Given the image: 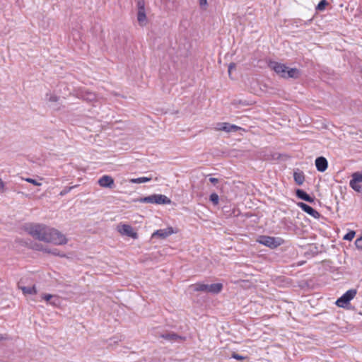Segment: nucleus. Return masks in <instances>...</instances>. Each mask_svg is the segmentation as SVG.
Returning <instances> with one entry per match:
<instances>
[{"label": "nucleus", "instance_id": "6ab92c4d", "mask_svg": "<svg viewBox=\"0 0 362 362\" xmlns=\"http://www.w3.org/2000/svg\"><path fill=\"white\" fill-rule=\"evenodd\" d=\"M155 198L156 194H151L150 196L140 197L137 199V201L140 203H151L155 204Z\"/></svg>", "mask_w": 362, "mask_h": 362}, {"label": "nucleus", "instance_id": "c756f323", "mask_svg": "<svg viewBox=\"0 0 362 362\" xmlns=\"http://www.w3.org/2000/svg\"><path fill=\"white\" fill-rule=\"evenodd\" d=\"M46 98L50 102H57L59 99V98L58 96H57L55 95H52V94H50V95L47 94Z\"/></svg>", "mask_w": 362, "mask_h": 362}, {"label": "nucleus", "instance_id": "393cba45", "mask_svg": "<svg viewBox=\"0 0 362 362\" xmlns=\"http://www.w3.org/2000/svg\"><path fill=\"white\" fill-rule=\"evenodd\" d=\"M209 200L213 203L214 205L218 204L219 197L216 193H212L209 196Z\"/></svg>", "mask_w": 362, "mask_h": 362}, {"label": "nucleus", "instance_id": "dca6fc26", "mask_svg": "<svg viewBox=\"0 0 362 362\" xmlns=\"http://www.w3.org/2000/svg\"><path fill=\"white\" fill-rule=\"evenodd\" d=\"M81 98L86 101L88 102H92L94 101L96 99L95 94L92 92H81Z\"/></svg>", "mask_w": 362, "mask_h": 362}, {"label": "nucleus", "instance_id": "4be33fe9", "mask_svg": "<svg viewBox=\"0 0 362 362\" xmlns=\"http://www.w3.org/2000/svg\"><path fill=\"white\" fill-rule=\"evenodd\" d=\"M351 181L354 182H362V170L361 172H355L351 175Z\"/></svg>", "mask_w": 362, "mask_h": 362}, {"label": "nucleus", "instance_id": "a211bd4d", "mask_svg": "<svg viewBox=\"0 0 362 362\" xmlns=\"http://www.w3.org/2000/svg\"><path fill=\"white\" fill-rule=\"evenodd\" d=\"M162 337L168 341H177V339H182V337L173 332L163 334Z\"/></svg>", "mask_w": 362, "mask_h": 362}, {"label": "nucleus", "instance_id": "72a5a7b5", "mask_svg": "<svg viewBox=\"0 0 362 362\" xmlns=\"http://www.w3.org/2000/svg\"><path fill=\"white\" fill-rule=\"evenodd\" d=\"M232 358H233L235 359H237L238 361H243L246 357H245L243 356H241V355H239L238 354H236V353L233 352V354H232Z\"/></svg>", "mask_w": 362, "mask_h": 362}, {"label": "nucleus", "instance_id": "2eb2a0df", "mask_svg": "<svg viewBox=\"0 0 362 362\" xmlns=\"http://www.w3.org/2000/svg\"><path fill=\"white\" fill-rule=\"evenodd\" d=\"M18 288L23 291V294L33 295L37 293L36 288L35 286H23L18 283Z\"/></svg>", "mask_w": 362, "mask_h": 362}, {"label": "nucleus", "instance_id": "f8f14e48", "mask_svg": "<svg viewBox=\"0 0 362 362\" xmlns=\"http://www.w3.org/2000/svg\"><path fill=\"white\" fill-rule=\"evenodd\" d=\"M222 289L223 284L221 283L207 284V293L218 294L222 291Z\"/></svg>", "mask_w": 362, "mask_h": 362}, {"label": "nucleus", "instance_id": "f03ea898", "mask_svg": "<svg viewBox=\"0 0 362 362\" xmlns=\"http://www.w3.org/2000/svg\"><path fill=\"white\" fill-rule=\"evenodd\" d=\"M257 241L259 243L272 249L276 248L284 243V240L281 238L267 235L259 236Z\"/></svg>", "mask_w": 362, "mask_h": 362}, {"label": "nucleus", "instance_id": "ea45409f", "mask_svg": "<svg viewBox=\"0 0 362 362\" xmlns=\"http://www.w3.org/2000/svg\"><path fill=\"white\" fill-rule=\"evenodd\" d=\"M49 303L53 305H57L59 304V298H58V301L55 300V299H52Z\"/></svg>", "mask_w": 362, "mask_h": 362}, {"label": "nucleus", "instance_id": "6e6552de", "mask_svg": "<svg viewBox=\"0 0 362 362\" xmlns=\"http://www.w3.org/2000/svg\"><path fill=\"white\" fill-rule=\"evenodd\" d=\"M98 184L103 187L112 188L114 179L110 175H103L98 180Z\"/></svg>", "mask_w": 362, "mask_h": 362}, {"label": "nucleus", "instance_id": "f3484780", "mask_svg": "<svg viewBox=\"0 0 362 362\" xmlns=\"http://www.w3.org/2000/svg\"><path fill=\"white\" fill-rule=\"evenodd\" d=\"M146 11H138L137 13V21L139 24L141 26H144L146 23Z\"/></svg>", "mask_w": 362, "mask_h": 362}, {"label": "nucleus", "instance_id": "ddd939ff", "mask_svg": "<svg viewBox=\"0 0 362 362\" xmlns=\"http://www.w3.org/2000/svg\"><path fill=\"white\" fill-rule=\"evenodd\" d=\"M293 179L298 185H302L305 181V175L303 171L297 170L293 173Z\"/></svg>", "mask_w": 362, "mask_h": 362}, {"label": "nucleus", "instance_id": "9b49d317", "mask_svg": "<svg viewBox=\"0 0 362 362\" xmlns=\"http://www.w3.org/2000/svg\"><path fill=\"white\" fill-rule=\"evenodd\" d=\"M301 75V71L297 68H289L288 67V69L286 71V78H293L297 79L300 78Z\"/></svg>", "mask_w": 362, "mask_h": 362}, {"label": "nucleus", "instance_id": "39448f33", "mask_svg": "<svg viewBox=\"0 0 362 362\" xmlns=\"http://www.w3.org/2000/svg\"><path fill=\"white\" fill-rule=\"evenodd\" d=\"M118 231L122 235H127L133 239L138 238L137 233L134 232L133 228L128 224H123L118 226Z\"/></svg>", "mask_w": 362, "mask_h": 362}, {"label": "nucleus", "instance_id": "5701e85b", "mask_svg": "<svg viewBox=\"0 0 362 362\" xmlns=\"http://www.w3.org/2000/svg\"><path fill=\"white\" fill-rule=\"evenodd\" d=\"M349 185L354 191L358 193H362V185L358 182H354V181L350 180Z\"/></svg>", "mask_w": 362, "mask_h": 362}, {"label": "nucleus", "instance_id": "a19ab883", "mask_svg": "<svg viewBox=\"0 0 362 362\" xmlns=\"http://www.w3.org/2000/svg\"><path fill=\"white\" fill-rule=\"evenodd\" d=\"M207 4V0H199V5L200 6H204Z\"/></svg>", "mask_w": 362, "mask_h": 362}, {"label": "nucleus", "instance_id": "c85d7f7f", "mask_svg": "<svg viewBox=\"0 0 362 362\" xmlns=\"http://www.w3.org/2000/svg\"><path fill=\"white\" fill-rule=\"evenodd\" d=\"M42 298L47 302H50L52 299H55V300L58 301V296L51 295V294H44Z\"/></svg>", "mask_w": 362, "mask_h": 362}, {"label": "nucleus", "instance_id": "7c9ffc66", "mask_svg": "<svg viewBox=\"0 0 362 362\" xmlns=\"http://www.w3.org/2000/svg\"><path fill=\"white\" fill-rule=\"evenodd\" d=\"M137 8H138V11H144L145 10L144 0H138Z\"/></svg>", "mask_w": 362, "mask_h": 362}, {"label": "nucleus", "instance_id": "cd10ccee", "mask_svg": "<svg viewBox=\"0 0 362 362\" xmlns=\"http://www.w3.org/2000/svg\"><path fill=\"white\" fill-rule=\"evenodd\" d=\"M78 185H74L71 187H64L59 193V195L63 197L66 195L67 193H69L71 189L76 187Z\"/></svg>", "mask_w": 362, "mask_h": 362}, {"label": "nucleus", "instance_id": "f704fd0d", "mask_svg": "<svg viewBox=\"0 0 362 362\" xmlns=\"http://www.w3.org/2000/svg\"><path fill=\"white\" fill-rule=\"evenodd\" d=\"M25 181H27L29 183H32L34 185L40 186L41 185V183L38 182L36 180H34L33 178H26L25 179Z\"/></svg>", "mask_w": 362, "mask_h": 362}, {"label": "nucleus", "instance_id": "37998d69", "mask_svg": "<svg viewBox=\"0 0 362 362\" xmlns=\"http://www.w3.org/2000/svg\"><path fill=\"white\" fill-rule=\"evenodd\" d=\"M6 339V336L4 334H0V341L5 340Z\"/></svg>", "mask_w": 362, "mask_h": 362}, {"label": "nucleus", "instance_id": "4468645a", "mask_svg": "<svg viewBox=\"0 0 362 362\" xmlns=\"http://www.w3.org/2000/svg\"><path fill=\"white\" fill-rule=\"evenodd\" d=\"M154 200L156 204H170L171 203V200L163 194H156Z\"/></svg>", "mask_w": 362, "mask_h": 362}, {"label": "nucleus", "instance_id": "2f4dec72", "mask_svg": "<svg viewBox=\"0 0 362 362\" xmlns=\"http://www.w3.org/2000/svg\"><path fill=\"white\" fill-rule=\"evenodd\" d=\"M45 251L46 252H47V253H52V254H53V255H54L56 256H60V257H64V255L59 254V252L57 249H54V250H48L46 249V250H45Z\"/></svg>", "mask_w": 362, "mask_h": 362}, {"label": "nucleus", "instance_id": "0eeeda50", "mask_svg": "<svg viewBox=\"0 0 362 362\" xmlns=\"http://www.w3.org/2000/svg\"><path fill=\"white\" fill-rule=\"evenodd\" d=\"M174 233L173 228L172 227H168L165 229H159L156 230L153 234L151 238H158L160 239H164L170 235Z\"/></svg>", "mask_w": 362, "mask_h": 362}, {"label": "nucleus", "instance_id": "423d86ee", "mask_svg": "<svg viewBox=\"0 0 362 362\" xmlns=\"http://www.w3.org/2000/svg\"><path fill=\"white\" fill-rule=\"evenodd\" d=\"M297 206L300 207L304 212L307 213L315 218H319L320 217V214L317 211L304 202H298L297 203Z\"/></svg>", "mask_w": 362, "mask_h": 362}, {"label": "nucleus", "instance_id": "20e7f679", "mask_svg": "<svg viewBox=\"0 0 362 362\" xmlns=\"http://www.w3.org/2000/svg\"><path fill=\"white\" fill-rule=\"evenodd\" d=\"M269 66L270 69L274 70L276 74H278L281 78H286V71L288 69V66L281 63H279L276 62H270L269 64Z\"/></svg>", "mask_w": 362, "mask_h": 362}, {"label": "nucleus", "instance_id": "7ed1b4c3", "mask_svg": "<svg viewBox=\"0 0 362 362\" xmlns=\"http://www.w3.org/2000/svg\"><path fill=\"white\" fill-rule=\"evenodd\" d=\"M356 293L357 291L356 289L348 290L345 293H344L337 300L335 303L336 305L339 308H346L350 301L355 297Z\"/></svg>", "mask_w": 362, "mask_h": 362}, {"label": "nucleus", "instance_id": "c9c22d12", "mask_svg": "<svg viewBox=\"0 0 362 362\" xmlns=\"http://www.w3.org/2000/svg\"><path fill=\"white\" fill-rule=\"evenodd\" d=\"M230 132H237L238 130L241 129V127H238L235 124H231L229 123Z\"/></svg>", "mask_w": 362, "mask_h": 362}, {"label": "nucleus", "instance_id": "a878e982", "mask_svg": "<svg viewBox=\"0 0 362 362\" xmlns=\"http://www.w3.org/2000/svg\"><path fill=\"white\" fill-rule=\"evenodd\" d=\"M328 4V2L327 0H321L317 7H316V9L318 10V11H323L325 10V7L327 6Z\"/></svg>", "mask_w": 362, "mask_h": 362}, {"label": "nucleus", "instance_id": "1a4fd4ad", "mask_svg": "<svg viewBox=\"0 0 362 362\" xmlns=\"http://www.w3.org/2000/svg\"><path fill=\"white\" fill-rule=\"evenodd\" d=\"M315 163L316 168L319 172L323 173L327 169L328 162L327 159L323 156L317 157L315 159Z\"/></svg>", "mask_w": 362, "mask_h": 362}, {"label": "nucleus", "instance_id": "9d476101", "mask_svg": "<svg viewBox=\"0 0 362 362\" xmlns=\"http://www.w3.org/2000/svg\"><path fill=\"white\" fill-rule=\"evenodd\" d=\"M296 196L303 201H305L309 203H314L315 202V197H311L306 192H305L303 189H297L296 190Z\"/></svg>", "mask_w": 362, "mask_h": 362}, {"label": "nucleus", "instance_id": "4c0bfd02", "mask_svg": "<svg viewBox=\"0 0 362 362\" xmlns=\"http://www.w3.org/2000/svg\"><path fill=\"white\" fill-rule=\"evenodd\" d=\"M33 248H34L37 250H45L42 247V245L41 244H38V243H35L34 245V246L33 247Z\"/></svg>", "mask_w": 362, "mask_h": 362}, {"label": "nucleus", "instance_id": "473e14b6", "mask_svg": "<svg viewBox=\"0 0 362 362\" xmlns=\"http://www.w3.org/2000/svg\"><path fill=\"white\" fill-rule=\"evenodd\" d=\"M355 245L358 249L362 250V235L356 240Z\"/></svg>", "mask_w": 362, "mask_h": 362}, {"label": "nucleus", "instance_id": "f257e3e1", "mask_svg": "<svg viewBox=\"0 0 362 362\" xmlns=\"http://www.w3.org/2000/svg\"><path fill=\"white\" fill-rule=\"evenodd\" d=\"M23 230L40 241L54 245H64L67 243V239L62 233L45 224L28 223L23 226Z\"/></svg>", "mask_w": 362, "mask_h": 362}, {"label": "nucleus", "instance_id": "bb28decb", "mask_svg": "<svg viewBox=\"0 0 362 362\" xmlns=\"http://www.w3.org/2000/svg\"><path fill=\"white\" fill-rule=\"evenodd\" d=\"M355 235L356 232L354 230H350L344 236L343 239L351 241L354 239Z\"/></svg>", "mask_w": 362, "mask_h": 362}, {"label": "nucleus", "instance_id": "58836bf2", "mask_svg": "<svg viewBox=\"0 0 362 362\" xmlns=\"http://www.w3.org/2000/svg\"><path fill=\"white\" fill-rule=\"evenodd\" d=\"M209 181L215 185L218 182V179L215 177H210Z\"/></svg>", "mask_w": 362, "mask_h": 362}, {"label": "nucleus", "instance_id": "aec40b11", "mask_svg": "<svg viewBox=\"0 0 362 362\" xmlns=\"http://www.w3.org/2000/svg\"><path fill=\"white\" fill-rule=\"evenodd\" d=\"M194 291L207 292V284L197 283L191 286Z\"/></svg>", "mask_w": 362, "mask_h": 362}, {"label": "nucleus", "instance_id": "412c9836", "mask_svg": "<svg viewBox=\"0 0 362 362\" xmlns=\"http://www.w3.org/2000/svg\"><path fill=\"white\" fill-rule=\"evenodd\" d=\"M216 129L218 130V131H224L226 132H230L229 123H228V122L217 123Z\"/></svg>", "mask_w": 362, "mask_h": 362}, {"label": "nucleus", "instance_id": "79ce46f5", "mask_svg": "<svg viewBox=\"0 0 362 362\" xmlns=\"http://www.w3.org/2000/svg\"><path fill=\"white\" fill-rule=\"evenodd\" d=\"M4 188V181L0 178V192H1Z\"/></svg>", "mask_w": 362, "mask_h": 362}, {"label": "nucleus", "instance_id": "e433bc0d", "mask_svg": "<svg viewBox=\"0 0 362 362\" xmlns=\"http://www.w3.org/2000/svg\"><path fill=\"white\" fill-rule=\"evenodd\" d=\"M236 68V64L233 62L230 63L228 66V72L229 76L231 74V71Z\"/></svg>", "mask_w": 362, "mask_h": 362}, {"label": "nucleus", "instance_id": "b1692460", "mask_svg": "<svg viewBox=\"0 0 362 362\" xmlns=\"http://www.w3.org/2000/svg\"><path fill=\"white\" fill-rule=\"evenodd\" d=\"M151 180V177H141L139 178H134L130 180V182L132 183H144L148 182Z\"/></svg>", "mask_w": 362, "mask_h": 362}]
</instances>
